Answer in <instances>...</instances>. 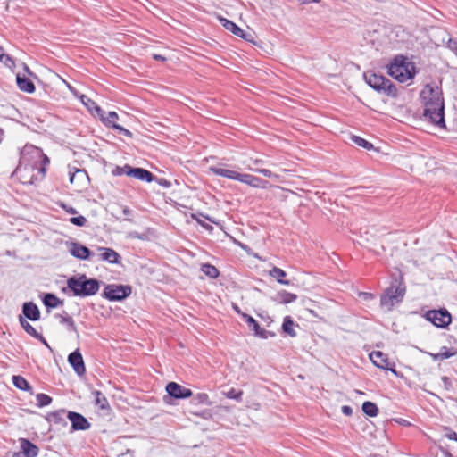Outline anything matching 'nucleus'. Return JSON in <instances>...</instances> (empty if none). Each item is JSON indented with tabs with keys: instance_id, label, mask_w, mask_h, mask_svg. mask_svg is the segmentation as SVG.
<instances>
[{
	"instance_id": "1",
	"label": "nucleus",
	"mask_w": 457,
	"mask_h": 457,
	"mask_svg": "<svg viewBox=\"0 0 457 457\" xmlns=\"http://www.w3.org/2000/svg\"><path fill=\"white\" fill-rule=\"evenodd\" d=\"M67 287L75 296L87 297L95 295L99 291L100 282L96 278H88L82 274L70 278L67 280Z\"/></svg>"
},
{
	"instance_id": "2",
	"label": "nucleus",
	"mask_w": 457,
	"mask_h": 457,
	"mask_svg": "<svg viewBox=\"0 0 457 457\" xmlns=\"http://www.w3.org/2000/svg\"><path fill=\"white\" fill-rule=\"evenodd\" d=\"M388 74L401 83L414 78L416 67L403 55H396L388 65Z\"/></svg>"
},
{
	"instance_id": "3",
	"label": "nucleus",
	"mask_w": 457,
	"mask_h": 457,
	"mask_svg": "<svg viewBox=\"0 0 457 457\" xmlns=\"http://www.w3.org/2000/svg\"><path fill=\"white\" fill-rule=\"evenodd\" d=\"M406 292V287L400 280H395L391 287L386 288L380 297V306L387 312L392 311L395 305L400 303Z\"/></svg>"
},
{
	"instance_id": "4",
	"label": "nucleus",
	"mask_w": 457,
	"mask_h": 457,
	"mask_svg": "<svg viewBox=\"0 0 457 457\" xmlns=\"http://www.w3.org/2000/svg\"><path fill=\"white\" fill-rule=\"evenodd\" d=\"M210 170L217 176L237 180L253 187L264 188L266 187V184L268 183L267 181L262 180V179L253 176L251 174L238 173L237 171L224 169L221 167H211Z\"/></svg>"
},
{
	"instance_id": "5",
	"label": "nucleus",
	"mask_w": 457,
	"mask_h": 457,
	"mask_svg": "<svg viewBox=\"0 0 457 457\" xmlns=\"http://www.w3.org/2000/svg\"><path fill=\"white\" fill-rule=\"evenodd\" d=\"M367 84L380 94L387 96L395 97L397 90L395 84L387 78L372 72L364 74Z\"/></svg>"
},
{
	"instance_id": "6",
	"label": "nucleus",
	"mask_w": 457,
	"mask_h": 457,
	"mask_svg": "<svg viewBox=\"0 0 457 457\" xmlns=\"http://www.w3.org/2000/svg\"><path fill=\"white\" fill-rule=\"evenodd\" d=\"M131 294V287L128 285L109 284L105 286L103 296L109 301H122Z\"/></svg>"
},
{
	"instance_id": "7",
	"label": "nucleus",
	"mask_w": 457,
	"mask_h": 457,
	"mask_svg": "<svg viewBox=\"0 0 457 457\" xmlns=\"http://www.w3.org/2000/svg\"><path fill=\"white\" fill-rule=\"evenodd\" d=\"M444 103H436L425 104L423 115L428 118L432 123L441 126L445 124L444 120Z\"/></svg>"
},
{
	"instance_id": "8",
	"label": "nucleus",
	"mask_w": 457,
	"mask_h": 457,
	"mask_svg": "<svg viewBox=\"0 0 457 457\" xmlns=\"http://www.w3.org/2000/svg\"><path fill=\"white\" fill-rule=\"evenodd\" d=\"M428 320L431 321L437 328H446L452 320L451 314L446 309L431 310L426 313Z\"/></svg>"
},
{
	"instance_id": "9",
	"label": "nucleus",
	"mask_w": 457,
	"mask_h": 457,
	"mask_svg": "<svg viewBox=\"0 0 457 457\" xmlns=\"http://www.w3.org/2000/svg\"><path fill=\"white\" fill-rule=\"evenodd\" d=\"M370 359L373 362V364L376 365L378 368L390 370L394 374L397 375V372L395 369V363L388 361L386 355L384 354L382 352L376 351L370 353Z\"/></svg>"
},
{
	"instance_id": "10",
	"label": "nucleus",
	"mask_w": 457,
	"mask_h": 457,
	"mask_svg": "<svg viewBox=\"0 0 457 457\" xmlns=\"http://www.w3.org/2000/svg\"><path fill=\"white\" fill-rule=\"evenodd\" d=\"M166 391L169 396L176 399H186L193 395L189 388H186L176 382L168 383L166 386Z\"/></svg>"
},
{
	"instance_id": "11",
	"label": "nucleus",
	"mask_w": 457,
	"mask_h": 457,
	"mask_svg": "<svg viewBox=\"0 0 457 457\" xmlns=\"http://www.w3.org/2000/svg\"><path fill=\"white\" fill-rule=\"evenodd\" d=\"M67 419L71 422V430H86L90 428L88 420L80 413L68 411Z\"/></svg>"
},
{
	"instance_id": "12",
	"label": "nucleus",
	"mask_w": 457,
	"mask_h": 457,
	"mask_svg": "<svg viewBox=\"0 0 457 457\" xmlns=\"http://www.w3.org/2000/svg\"><path fill=\"white\" fill-rule=\"evenodd\" d=\"M421 98L424 100L425 104H436V103H444V99L442 97V92L437 88H434L429 85H427L424 89L420 93Z\"/></svg>"
},
{
	"instance_id": "13",
	"label": "nucleus",
	"mask_w": 457,
	"mask_h": 457,
	"mask_svg": "<svg viewBox=\"0 0 457 457\" xmlns=\"http://www.w3.org/2000/svg\"><path fill=\"white\" fill-rule=\"evenodd\" d=\"M68 362L73 368L77 375L82 376L85 374L86 367L84 364L82 354L79 350H76L69 354Z\"/></svg>"
},
{
	"instance_id": "14",
	"label": "nucleus",
	"mask_w": 457,
	"mask_h": 457,
	"mask_svg": "<svg viewBox=\"0 0 457 457\" xmlns=\"http://www.w3.org/2000/svg\"><path fill=\"white\" fill-rule=\"evenodd\" d=\"M69 252L73 257L79 260H87L91 254L89 248L78 242H72L70 244Z\"/></svg>"
},
{
	"instance_id": "15",
	"label": "nucleus",
	"mask_w": 457,
	"mask_h": 457,
	"mask_svg": "<svg viewBox=\"0 0 457 457\" xmlns=\"http://www.w3.org/2000/svg\"><path fill=\"white\" fill-rule=\"evenodd\" d=\"M98 250L101 252L100 259L112 264H118L120 262V255L112 248L99 247Z\"/></svg>"
},
{
	"instance_id": "16",
	"label": "nucleus",
	"mask_w": 457,
	"mask_h": 457,
	"mask_svg": "<svg viewBox=\"0 0 457 457\" xmlns=\"http://www.w3.org/2000/svg\"><path fill=\"white\" fill-rule=\"evenodd\" d=\"M22 313L25 319H29L32 321L38 320L40 319V312L38 307L32 302H26L22 305Z\"/></svg>"
},
{
	"instance_id": "17",
	"label": "nucleus",
	"mask_w": 457,
	"mask_h": 457,
	"mask_svg": "<svg viewBox=\"0 0 457 457\" xmlns=\"http://www.w3.org/2000/svg\"><path fill=\"white\" fill-rule=\"evenodd\" d=\"M21 454L24 457H37L38 455V447L26 438L20 440Z\"/></svg>"
},
{
	"instance_id": "18",
	"label": "nucleus",
	"mask_w": 457,
	"mask_h": 457,
	"mask_svg": "<svg viewBox=\"0 0 457 457\" xmlns=\"http://www.w3.org/2000/svg\"><path fill=\"white\" fill-rule=\"evenodd\" d=\"M16 82L18 87L23 92L33 93L35 91V86L33 82L25 76H21L20 74H17Z\"/></svg>"
},
{
	"instance_id": "19",
	"label": "nucleus",
	"mask_w": 457,
	"mask_h": 457,
	"mask_svg": "<svg viewBox=\"0 0 457 457\" xmlns=\"http://www.w3.org/2000/svg\"><path fill=\"white\" fill-rule=\"evenodd\" d=\"M129 172L132 173V178L142 181L152 182L154 179L152 172L143 168H134V170H130Z\"/></svg>"
},
{
	"instance_id": "20",
	"label": "nucleus",
	"mask_w": 457,
	"mask_h": 457,
	"mask_svg": "<svg viewBox=\"0 0 457 457\" xmlns=\"http://www.w3.org/2000/svg\"><path fill=\"white\" fill-rule=\"evenodd\" d=\"M297 299V295L293 293H289L286 290H281L277 293V295L274 296L273 300L279 303L287 304L290 303L295 302Z\"/></svg>"
},
{
	"instance_id": "21",
	"label": "nucleus",
	"mask_w": 457,
	"mask_h": 457,
	"mask_svg": "<svg viewBox=\"0 0 457 457\" xmlns=\"http://www.w3.org/2000/svg\"><path fill=\"white\" fill-rule=\"evenodd\" d=\"M67 412L64 410H60L48 413L47 420L54 424L67 425L66 422Z\"/></svg>"
},
{
	"instance_id": "22",
	"label": "nucleus",
	"mask_w": 457,
	"mask_h": 457,
	"mask_svg": "<svg viewBox=\"0 0 457 457\" xmlns=\"http://www.w3.org/2000/svg\"><path fill=\"white\" fill-rule=\"evenodd\" d=\"M220 22L227 30L231 31L234 35L243 38L245 37L244 30L233 21L225 18H221Z\"/></svg>"
},
{
	"instance_id": "23",
	"label": "nucleus",
	"mask_w": 457,
	"mask_h": 457,
	"mask_svg": "<svg viewBox=\"0 0 457 457\" xmlns=\"http://www.w3.org/2000/svg\"><path fill=\"white\" fill-rule=\"evenodd\" d=\"M456 351L453 348H448L446 346L441 347V350L437 353H429L431 358L434 361H443L445 359H448L450 357H453L456 354Z\"/></svg>"
},
{
	"instance_id": "24",
	"label": "nucleus",
	"mask_w": 457,
	"mask_h": 457,
	"mask_svg": "<svg viewBox=\"0 0 457 457\" xmlns=\"http://www.w3.org/2000/svg\"><path fill=\"white\" fill-rule=\"evenodd\" d=\"M55 317L60 319L61 323L67 325L70 331L78 334L73 319L66 312H63L62 314H56Z\"/></svg>"
},
{
	"instance_id": "25",
	"label": "nucleus",
	"mask_w": 457,
	"mask_h": 457,
	"mask_svg": "<svg viewBox=\"0 0 457 457\" xmlns=\"http://www.w3.org/2000/svg\"><path fill=\"white\" fill-rule=\"evenodd\" d=\"M43 303L47 308H55L63 303V301L59 299L55 295L51 293L45 294Z\"/></svg>"
},
{
	"instance_id": "26",
	"label": "nucleus",
	"mask_w": 457,
	"mask_h": 457,
	"mask_svg": "<svg viewBox=\"0 0 457 457\" xmlns=\"http://www.w3.org/2000/svg\"><path fill=\"white\" fill-rule=\"evenodd\" d=\"M93 395L95 396L96 405L99 406L100 409L102 410H106L107 408H109V403L102 392L98 390H94Z\"/></svg>"
},
{
	"instance_id": "27",
	"label": "nucleus",
	"mask_w": 457,
	"mask_h": 457,
	"mask_svg": "<svg viewBox=\"0 0 457 457\" xmlns=\"http://www.w3.org/2000/svg\"><path fill=\"white\" fill-rule=\"evenodd\" d=\"M13 385L23 391H29L32 394V387L29 386L28 381L21 376L12 377Z\"/></svg>"
},
{
	"instance_id": "28",
	"label": "nucleus",
	"mask_w": 457,
	"mask_h": 457,
	"mask_svg": "<svg viewBox=\"0 0 457 457\" xmlns=\"http://www.w3.org/2000/svg\"><path fill=\"white\" fill-rule=\"evenodd\" d=\"M81 101L92 113H96L98 115L101 112H103V110L100 108V106H98L93 100H91L87 96L83 95L81 96Z\"/></svg>"
},
{
	"instance_id": "29",
	"label": "nucleus",
	"mask_w": 457,
	"mask_h": 457,
	"mask_svg": "<svg viewBox=\"0 0 457 457\" xmlns=\"http://www.w3.org/2000/svg\"><path fill=\"white\" fill-rule=\"evenodd\" d=\"M33 154L37 157H41L43 155L42 151L40 148L36 147L34 145H25L23 149L21 151V158L25 159L28 154Z\"/></svg>"
},
{
	"instance_id": "30",
	"label": "nucleus",
	"mask_w": 457,
	"mask_h": 457,
	"mask_svg": "<svg viewBox=\"0 0 457 457\" xmlns=\"http://www.w3.org/2000/svg\"><path fill=\"white\" fill-rule=\"evenodd\" d=\"M270 275L276 278L278 283L282 285H289L290 282L288 280H283L282 278L286 277L287 273L280 268L273 267L270 270Z\"/></svg>"
},
{
	"instance_id": "31",
	"label": "nucleus",
	"mask_w": 457,
	"mask_h": 457,
	"mask_svg": "<svg viewBox=\"0 0 457 457\" xmlns=\"http://www.w3.org/2000/svg\"><path fill=\"white\" fill-rule=\"evenodd\" d=\"M20 324L22 327V328L31 337H41V334H39L29 322L28 320L20 316Z\"/></svg>"
},
{
	"instance_id": "32",
	"label": "nucleus",
	"mask_w": 457,
	"mask_h": 457,
	"mask_svg": "<svg viewBox=\"0 0 457 457\" xmlns=\"http://www.w3.org/2000/svg\"><path fill=\"white\" fill-rule=\"evenodd\" d=\"M362 411L369 417H376L378 413V406L370 401H366L362 403Z\"/></svg>"
},
{
	"instance_id": "33",
	"label": "nucleus",
	"mask_w": 457,
	"mask_h": 457,
	"mask_svg": "<svg viewBox=\"0 0 457 457\" xmlns=\"http://www.w3.org/2000/svg\"><path fill=\"white\" fill-rule=\"evenodd\" d=\"M105 125L112 127L118 125L115 121L118 119V114L115 112H109L106 116H104V112L98 114Z\"/></svg>"
},
{
	"instance_id": "34",
	"label": "nucleus",
	"mask_w": 457,
	"mask_h": 457,
	"mask_svg": "<svg viewBox=\"0 0 457 457\" xmlns=\"http://www.w3.org/2000/svg\"><path fill=\"white\" fill-rule=\"evenodd\" d=\"M294 322L289 316H287L284 319V322L282 324V329L285 333L288 334L290 337H295L296 333L293 328Z\"/></svg>"
},
{
	"instance_id": "35",
	"label": "nucleus",
	"mask_w": 457,
	"mask_h": 457,
	"mask_svg": "<svg viewBox=\"0 0 457 457\" xmlns=\"http://www.w3.org/2000/svg\"><path fill=\"white\" fill-rule=\"evenodd\" d=\"M130 170H134V167H131L129 164H126L123 167L116 166L112 170V174L114 176H121L123 174H126L129 177H132V173L129 172Z\"/></svg>"
},
{
	"instance_id": "36",
	"label": "nucleus",
	"mask_w": 457,
	"mask_h": 457,
	"mask_svg": "<svg viewBox=\"0 0 457 457\" xmlns=\"http://www.w3.org/2000/svg\"><path fill=\"white\" fill-rule=\"evenodd\" d=\"M202 271L208 277L212 278H215L219 276L220 272L216 267L211 265L209 263L204 264L202 267Z\"/></svg>"
},
{
	"instance_id": "37",
	"label": "nucleus",
	"mask_w": 457,
	"mask_h": 457,
	"mask_svg": "<svg viewBox=\"0 0 457 457\" xmlns=\"http://www.w3.org/2000/svg\"><path fill=\"white\" fill-rule=\"evenodd\" d=\"M87 174L84 170L77 169L74 172H70V182L74 183L75 179L84 180L87 179Z\"/></svg>"
},
{
	"instance_id": "38",
	"label": "nucleus",
	"mask_w": 457,
	"mask_h": 457,
	"mask_svg": "<svg viewBox=\"0 0 457 457\" xmlns=\"http://www.w3.org/2000/svg\"><path fill=\"white\" fill-rule=\"evenodd\" d=\"M246 169L251 170V171L261 173L262 175H263V176H265L267 178H278V175L274 174L270 170L259 169V168L253 167L252 164H248L246 166Z\"/></svg>"
},
{
	"instance_id": "39",
	"label": "nucleus",
	"mask_w": 457,
	"mask_h": 457,
	"mask_svg": "<svg viewBox=\"0 0 457 457\" xmlns=\"http://www.w3.org/2000/svg\"><path fill=\"white\" fill-rule=\"evenodd\" d=\"M352 140L356 144L358 145L359 146H361L367 150H370L373 148V145L370 142H368L367 140H365L364 138L361 137H358V136H353L352 137Z\"/></svg>"
},
{
	"instance_id": "40",
	"label": "nucleus",
	"mask_w": 457,
	"mask_h": 457,
	"mask_svg": "<svg viewBox=\"0 0 457 457\" xmlns=\"http://www.w3.org/2000/svg\"><path fill=\"white\" fill-rule=\"evenodd\" d=\"M37 406L44 407V406L49 405L51 403L52 398L46 394L40 393V394L37 395Z\"/></svg>"
},
{
	"instance_id": "41",
	"label": "nucleus",
	"mask_w": 457,
	"mask_h": 457,
	"mask_svg": "<svg viewBox=\"0 0 457 457\" xmlns=\"http://www.w3.org/2000/svg\"><path fill=\"white\" fill-rule=\"evenodd\" d=\"M243 319L248 324L249 328H252L253 331L258 330L260 326L258 322L250 315L248 314H242Z\"/></svg>"
},
{
	"instance_id": "42",
	"label": "nucleus",
	"mask_w": 457,
	"mask_h": 457,
	"mask_svg": "<svg viewBox=\"0 0 457 457\" xmlns=\"http://www.w3.org/2000/svg\"><path fill=\"white\" fill-rule=\"evenodd\" d=\"M242 395H243V391H241V390L237 391L234 388L229 389L226 394V396L228 398L234 399L237 402H241Z\"/></svg>"
},
{
	"instance_id": "43",
	"label": "nucleus",
	"mask_w": 457,
	"mask_h": 457,
	"mask_svg": "<svg viewBox=\"0 0 457 457\" xmlns=\"http://www.w3.org/2000/svg\"><path fill=\"white\" fill-rule=\"evenodd\" d=\"M71 223L78 227H83L87 223V219L84 216L72 217L70 219Z\"/></svg>"
},
{
	"instance_id": "44",
	"label": "nucleus",
	"mask_w": 457,
	"mask_h": 457,
	"mask_svg": "<svg viewBox=\"0 0 457 457\" xmlns=\"http://www.w3.org/2000/svg\"><path fill=\"white\" fill-rule=\"evenodd\" d=\"M195 400L201 404H210L209 397L205 393H199L195 396Z\"/></svg>"
},
{
	"instance_id": "45",
	"label": "nucleus",
	"mask_w": 457,
	"mask_h": 457,
	"mask_svg": "<svg viewBox=\"0 0 457 457\" xmlns=\"http://www.w3.org/2000/svg\"><path fill=\"white\" fill-rule=\"evenodd\" d=\"M254 334H255V336H257L261 338H263V339H267L269 337H273L275 335L274 333L265 330V329L262 328L261 327L259 328L258 330L254 331Z\"/></svg>"
},
{
	"instance_id": "46",
	"label": "nucleus",
	"mask_w": 457,
	"mask_h": 457,
	"mask_svg": "<svg viewBox=\"0 0 457 457\" xmlns=\"http://www.w3.org/2000/svg\"><path fill=\"white\" fill-rule=\"evenodd\" d=\"M0 61L8 68L14 66V61L12 58L4 53L3 54V56H1Z\"/></svg>"
},
{
	"instance_id": "47",
	"label": "nucleus",
	"mask_w": 457,
	"mask_h": 457,
	"mask_svg": "<svg viewBox=\"0 0 457 457\" xmlns=\"http://www.w3.org/2000/svg\"><path fill=\"white\" fill-rule=\"evenodd\" d=\"M113 129H116L119 133L123 134L128 137H132V133L129 129L121 127L120 125H113Z\"/></svg>"
},
{
	"instance_id": "48",
	"label": "nucleus",
	"mask_w": 457,
	"mask_h": 457,
	"mask_svg": "<svg viewBox=\"0 0 457 457\" xmlns=\"http://www.w3.org/2000/svg\"><path fill=\"white\" fill-rule=\"evenodd\" d=\"M445 436L446 438H448L450 440H454V441L457 442V434H456V432L453 431L449 428H445Z\"/></svg>"
},
{
	"instance_id": "49",
	"label": "nucleus",
	"mask_w": 457,
	"mask_h": 457,
	"mask_svg": "<svg viewBox=\"0 0 457 457\" xmlns=\"http://www.w3.org/2000/svg\"><path fill=\"white\" fill-rule=\"evenodd\" d=\"M61 206L70 214L78 213V211L72 206H68L65 204H62Z\"/></svg>"
},
{
	"instance_id": "50",
	"label": "nucleus",
	"mask_w": 457,
	"mask_h": 457,
	"mask_svg": "<svg viewBox=\"0 0 457 457\" xmlns=\"http://www.w3.org/2000/svg\"><path fill=\"white\" fill-rule=\"evenodd\" d=\"M342 412L346 416H350L353 414V409L348 405H344L342 407Z\"/></svg>"
},
{
	"instance_id": "51",
	"label": "nucleus",
	"mask_w": 457,
	"mask_h": 457,
	"mask_svg": "<svg viewBox=\"0 0 457 457\" xmlns=\"http://www.w3.org/2000/svg\"><path fill=\"white\" fill-rule=\"evenodd\" d=\"M441 380L444 383L445 389H449L452 385L450 378L448 377L444 376L441 378Z\"/></svg>"
},
{
	"instance_id": "52",
	"label": "nucleus",
	"mask_w": 457,
	"mask_h": 457,
	"mask_svg": "<svg viewBox=\"0 0 457 457\" xmlns=\"http://www.w3.org/2000/svg\"><path fill=\"white\" fill-rule=\"evenodd\" d=\"M250 162H251L254 166H258V165H261V164H263V163H264V161H263L262 159H260V158H255V159L251 158V159H250Z\"/></svg>"
},
{
	"instance_id": "53",
	"label": "nucleus",
	"mask_w": 457,
	"mask_h": 457,
	"mask_svg": "<svg viewBox=\"0 0 457 457\" xmlns=\"http://www.w3.org/2000/svg\"><path fill=\"white\" fill-rule=\"evenodd\" d=\"M153 58L156 61H162V62H164L166 60V58L161 54H154L153 55Z\"/></svg>"
},
{
	"instance_id": "54",
	"label": "nucleus",
	"mask_w": 457,
	"mask_h": 457,
	"mask_svg": "<svg viewBox=\"0 0 457 457\" xmlns=\"http://www.w3.org/2000/svg\"><path fill=\"white\" fill-rule=\"evenodd\" d=\"M449 46L454 49L455 54L457 56V42L450 40Z\"/></svg>"
},
{
	"instance_id": "55",
	"label": "nucleus",
	"mask_w": 457,
	"mask_h": 457,
	"mask_svg": "<svg viewBox=\"0 0 457 457\" xmlns=\"http://www.w3.org/2000/svg\"><path fill=\"white\" fill-rule=\"evenodd\" d=\"M159 184L163 186V187H169L170 186V183L169 181H167L166 179H160Z\"/></svg>"
},
{
	"instance_id": "56",
	"label": "nucleus",
	"mask_w": 457,
	"mask_h": 457,
	"mask_svg": "<svg viewBox=\"0 0 457 457\" xmlns=\"http://www.w3.org/2000/svg\"><path fill=\"white\" fill-rule=\"evenodd\" d=\"M362 295L365 300H370L374 298V295L371 293H362Z\"/></svg>"
},
{
	"instance_id": "57",
	"label": "nucleus",
	"mask_w": 457,
	"mask_h": 457,
	"mask_svg": "<svg viewBox=\"0 0 457 457\" xmlns=\"http://www.w3.org/2000/svg\"><path fill=\"white\" fill-rule=\"evenodd\" d=\"M23 70L25 71L26 74L29 75V76H33V72L30 71V69L26 65V64H23Z\"/></svg>"
},
{
	"instance_id": "58",
	"label": "nucleus",
	"mask_w": 457,
	"mask_h": 457,
	"mask_svg": "<svg viewBox=\"0 0 457 457\" xmlns=\"http://www.w3.org/2000/svg\"><path fill=\"white\" fill-rule=\"evenodd\" d=\"M302 4L319 3L320 0H301Z\"/></svg>"
},
{
	"instance_id": "59",
	"label": "nucleus",
	"mask_w": 457,
	"mask_h": 457,
	"mask_svg": "<svg viewBox=\"0 0 457 457\" xmlns=\"http://www.w3.org/2000/svg\"><path fill=\"white\" fill-rule=\"evenodd\" d=\"M192 218H193L194 220H195L199 224H201L202 226L205 227V225L204 224V222H202V220H199V219H197V218H196V215H195V214H192Z\"/></svg>"
},
{
	"instance_id": "60",
	"label": "nucleus",
	"mask_w": 457,
	"mask_h": 457,
	"mask_svg": "<svg viewBox=\"0 0 457 457\" xmlns=\"http://www.w3.org/2000/svg\"><path fill=\"white\" fill-rule=\"evenodd\" d=\"M192 218H193L194 220H195L199 224H201L202 226L205 227V225L204 224V222H202V220H199V219H197V218H196V215H195V214H192Z\"/></svg>"
},
{
	"instance_id": "61",
	"label": "nucleus",
	"mask_w": 457,
	"mask_h": 457,
	"mask_svg": "<svg viewBox=\"0 0 457 457\" xmlns=\"http://www.w3.org/2000/svg\"><path fill=\"white\" fill-rule=\"evenodd\" d=\"M37 339H39L45 345L49 346L46 340L44 338V337L41 335V337H36Z\"/></svg>"
},
{
	"instance_id": "62",
	"label": "nucleus",
	"mask_w": 457,
	"mask_h": 457,
	"mask_svg": "<svg viewBox=\"0 0 457 457\" xmlns=\"http://www.w3.org/2000/svg\"><path fill=\"white\" fill-rule=\"evenodd\" d=\"M11 457H24L21 453H12Z\"/></svg>"
},
{
	"instance_id": "63",
	"label": "nucleus",
	"mask_w": 457,
	"mask_h": 457,
	"mask_svg": "<svg viewBox=\"0 0 457 457\" xmlns=\"http://www.w3.org/2000/svg\"><path fill=\"white\" fill-rule=\"evenodd\" d=\"M123 213H124L125 215H129V214H130V210H129L128 207H125V208L123 209Z\"/></svg>"
},
{
	"instance_id": "64",
	"label": "nucleus",
	"mask_w": 457,
	"mask_h": 457,
	"mask_svg": "<svg viewBox=\"0 0 457 457\" xmlns=\"http://www.w3.org/2000/svg\"><path fill=\"white\" fill-rule=\"evenodd\" d=\"M234 310L241 315L244 314L243 312H241L240 309L237 306H234Z\"/></svg>"
}]
</instances>
